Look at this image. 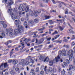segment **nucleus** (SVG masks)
<instances>
[{"label":"nucleus","mask_w":75,"mask_h":75,"mask_svg":"<svg viewBox=\"0 0 75 75\" xmlns=\"http://www.w3.org/2000/svg\"><path fill=\"white\" fill-rule=\"evenodd\" d=\"M59 37V35H57L54 36L55 39H57V38H58Z\"/></svg>","instance_id":"42"},{"label":"nucleus","mask_w":75,"mask_h":75,"mask_svg":"<svg viewBox=\"0 0 75 75\" xmlns=\"http://www.w3.org/2000/svg\"><path fill=\"white\" fill-rule=\"evenodd\" d=\"M23 38H21L20 40V42H22L23 41Z\"/></svg>","instance_id":"60"},{"label":"nucleus","mask_w":75,"mask_h":75,"mask_svg":"<svg viewBox=\"0 0 75 75\" xmlns=\"http://www.w3.org/2000/svg\"><path fill=\"white\" fill-rule=\"evenodd\" d=\"M4 66L5 68H7L8 67V65H7V63H4Z\"/></svg>","instance_id":"21"},{"label":"nucleus","mask_w":75,"mask_h":75,"mask_svg":"<svg viewBox=\"0 0 75 75\" xmlns=\"http://www.w3.org/2000/svg\"><path fill=\"white\" fill-rule=\"evenodd\" d=\"M43 74H44V71H42L40 72V74L41 75H43Z\"/></svg>","instance_id":"48"},{"label":"nucleus","mask_w":75,"mask_h":75,"mask_svg":"<svg viewBox=\"0 0 75 75\" xmlns=\"http://www.w3.org/2000/svg\"><path fill=\"white\" fill-rule=\"evenodd\" d=\"M75 38H71V40H75Z\"/></svg>","instance_id":"63"},{"label":"nucleus","mask_w":75,"mask_h":75,"mask_svg":"<svg viewBox=\"0 0 75 75\" xmlns=\"http://www.w3.org/2000/svg\"><path fill=\"white\" fill-rule=\"evenodd\" d=\"M22 8H23V7H20V6L19 7H18V10H21Z\"/></svg>","instance_id":"53"},{"label":"nucleus","mask_w":75,"mask_h":75,"mask_svg":"<svg viewBox=\"0 0 75 75\" xmlns=\"http://www.w3.org/2000/svg\"><path fill=\"white\" fill-rule=\"evenodd\" d=\"M34 25V21H28V25L25 26V27L26 28H29V27H32Z\"/></svg>","instance_id":"7"},{"label":"nucleus","mask_w":75,"mask_h":75,"mask_svg":"<svg viewBox=\"0 0 75 75\" xmlns=\"http://www.w3.org/2000/svg\"><path fill=\"white\" fill-rule=\"evenodd\" d=\"M10 73L12 75H14L15 74L14 71L13 70H11V71Z\"/></svg>","instance_id":"30"},{"label":"nucleus","mask_w":75,"mask_h":75,"mask_svg":"<svg viewBox=\"0 0 75 75\" xmlns=\"http://www.w3.org/2000/svg\"><path fill=\"white\" fill-rule=\"evenodd\" d=\"M59 55L57 57H55L54 59L53 60L50 61L49 64L50 66H52L54 63L58 62L59 61V59L60 58L59 55H62V56H66V51H65V50L64 49L62 51H59Z\"/></svg>","instance_id":"1"},{"label":"nucleus","mask_w":75,"mask_h":75,"mask_svg":"<svg viewBox=\"0 0 75 75\" xmlns=\"http://www.w3.org/2000/svg\"><path fill=\"white\" fill-rule=\"evenodd\" d=\"M5 75H8V74L7 72H6L5 73Z\"/></svg>","instance_id":"64"},{"label":"nucleus","mask_w":75,"mask_h":75,"mask_svg":"<svg viewBox=\"0 0 75 75\" xmlns=\"http://www.w3.org/2000/svg\"><path fill=\"white\" fill-rule=\"evenodd\" d=\"M53 42H57V43H61L62 40H55L53 41Z\"/></svg>","instance_id":"19"},{"label":"nucleus","mask_w":75,"mask_h":75,"mask_svg":"<svg viewBox=\"0 0 75 75\" xmlns=\"http://www.w3.org/2000/svg\"><path fill=\"white\" fill-rule=\"evenodd\" d=\"M26 61H30V63L32 64H34V61L35 60V59L33 57H31L30 56H28L27 58H26Z\"/></svg>","instance_id":"6"},{"label":"nucleus","mask_w":75,"mask_h":75,"mask_svg":"<svg viewBox=\"0 0 75 75\" xmlns=\"http://www.w3.org/2000/svg\"><path fill=\"white\" fill-rule=\"evenodd\" d=\"M51 37H50L49 38H48L47 39V41H50V40H51Z\"/></svg>","instance_id":"55"},{"label":"nucleus","mask_w":75,"mask_h":75,"mask_svg":"<svg viewBox=\"0 0 75 75\" xmlns=\"http://www.w3.org/2000/svg\"><path fill=\"white\" fill-rule=\"evenodd\" d=\"M9 36L11 37H13V33H12V32H10L9 33Z\"/></svg>","instance_id":"27"},{"label":"nucleus","mask_w":75,"mask_h":75,"mask_svg":"<svg viewBox=\"0 0 75 75\" xmlns=\"http://www.w3.org/2000/svg\"><path fill=\"white\" fill-rule=\"evenodd\" d=\"M8 44H9V43H11V42H12V41L11 40H8V41L7 42Z\"/></svg>","instance_id":"49"},{"label":"nucleus","mask_w":75,"mask_h":75,"mask_svg":"<svg viewBox=\"0 0 75 75\" xmlns=\"http://www.w3.org/2000/svg\"><path fill=\"white\" fill-rule=\"evenodd\" d=\"M43 59H44V56H42V55H40L39 60L43 61Z\"/></svg>","instance_id":"15"},{"label":"nucleus","mask_w":75,"mask_h":75,"mask_svg":"<svg viewBox=\"0 0 75 75\" xmlns=\"http://www.w3.org/2000/svg\"><path fill=\"white\" fill-rule=\"evenodd\" d=\"M57 71V69L55 68H54L52 70V74H54V72H55Z\"/></svg>","instance_id":"22"},{"label":"nucleus","mask_w":75,"mask_h":75,"mask_svg":"<svg viewBox=\"0 0 75 75\" xmlns=\"http://www.w3.org/2000/svg\"><path fill=\"white\" fill-rule=\"evenodd\" d=\"M25 11V12H27L29 11V7L26 6L25 8V7H23L22 8V11Z\"/></svg>","instance_id":"9"},{"label":"nucleus","mask_w":75,"mask_h":75,"mask_svg":"<svg viewBox=\"0 0 75 75\" xmlns=\"http://www.w3.org/2000/svg\"><path fill=\"white\" fill-rule=\"evenodd\" d=\"M68 9H66V14H68Z\"/></svg>","instance_id":"57"},{"label":"nucleus","mask_w":75,"mask_h":75,"mask_svg":"<svg viewBox=\"0 0 75 75\" xmlns=\"http://www.w3.org/2000/svg\"><path fill=\"white\" fill-rule=\"evenodd\" d=\"M26 6V4H25V3H24L23 4H21L20 5V7H25Z\"/></svg>","instance_id":"16"},{"label":"nucleus","mask_w":75,"mask_h":75,"mask_svg":"<svg viewBox=\"0 0 75 75\" xmlns=\"http://www.w3.org/2000/svg\"><path fill=\"white\" fill-rule=\"evenodd\" d=\"M1 35L0 36V38L2 39L3 38H5L6 37V35H5V33H4L2 32L1 33Z\"/></svg>","instance_id":"12"},{"label":"nucleus","mask_w":75,"mask_h":75,"mask_svg":"<svg viewBox=\"0 0 75 75\" xmlns=\"http://www.w3.org/2000/svg\"><path fill=\"white\" fill-rule=\"evenodd\" d=\"M2 3H5V4L8 6H11L14 4L13 0H2Z\"/></svg>","instance_id":"3"},{"label":"nucleus","mask_w":75,"mask_h":75,"mask_svg":"<svg viewBox=\"0 0 75 75\" xmlns=\"http://www.w3.org/2000/svg\"><path fill=\"white\" fill-rule=\"evenodd\" d=\"M49 21L50 22L49 23H50V24H52V20H49Z\"/></svg>","instance_id":"51"},{"label":"nucleus","mask_w":75,"mask_h":75,"mask_svg":"<svg viewBox=\"0 0 75 75\" xmlns=\"http://www.w3.org/2000/svg\"><path fill=\"white\" fill-rule=\"evenodd\" d=\"M19 16H20L21 17V14H21V11L19 12Z\"/></svg>","instance_id":"58"},{"label":"nucleus","mask_w":75,"mask_h":75,"mask_svg":"<svg viewBox=\"0 0 75 75\" xmlns=\"http://www.w3.org/2000/svg\"><path fill=\"white\" fill-rule=\"evenodd\" d=\"M3 66H4V63H2L1 64V65L0 67H3Z\"/></svg>","instance_id":"50"},{"label":"nucleus","mask_w":75,"mask_h":75,"mask_svg":"<svg viewBox=\"0 0 75 75\" xmlns=\"http://www.w3.org/2000/svg\"><path fill=\"white\" fill-rule=\"evenodd\" d=\"M36 72H39V71H40L39 70V67H37L36 68Z\"/></svg>","instance_id":"40"},{"label":"nucleus","mask_w":75,"mask_h":75,"mask_svg":"<svg viewBox=\"0 0 75 75\" xmlns=\"http://www.w3.org/2000/svg\"><path fill=\"white\" fill-rule=\"evenodd\" d=\"M24 21V19L23 18H21V21Z\"/></svg>","instance_id":"59"},{"label":"nucleus","mask_w":75,"mask_h":75,"mask_svg":"<svg viewBox=\"0 0 75 75\" xmlns=\"http://www.w3.org/2000/svg\"><path fill=\"white\" fill-rule=\"evenodd\" d=\"M8 30H9V32L10 31H11V32H12V31H13V29H12V28H9Z\"/></svg>","instance_id":"45"},{"label":"nucleus","mask_w":75,"mask_h":75,"mask_svg":"<svg viewBox=\"0 0 75 75\" xmlns=\"http://www.w3.org/2000/svg\"><path fill=\"white\" fill-rule=\"evenodd\" d=\"M68 24L69 25V26L70 27V28H71V29H70L69 30V31H71V30H72V29H74V28L72 27L71 26V25H70V24H69V23H68Z\"/></svg>","instance_id":"32"},{"label":"nucleus","mask_w":75,"mask_h":75,"mask_svg":"<svg viewBox=\"0 0 75 75\" xmlns=\"http://www.w3.org/2000/svg\"><path fill=\"white\" fill-rule=\"evenodd\" d=\"M53 25H51L49 26V28H52L53 27Z\"/></svg>","instance_id":"61"},{"label":"nucleus","mask_w":75,"mask_h":75,"mask_svg":"<svg viewBox=\"0 0 75 75\" xmlns=\"http://www.w3.org/2000/svg\"><path fill=\"white\" fill-rule=\"evenodd\" d=\"M11 62H13V60H9L8 61V63H11Z\"/></svg>","instance_id":"54"},{"label":"nucleus","mask_w":75,"mask_h":75,"mask_svg":"<svg viewBox=\"0 0 75 75\" xmlns=\"http://www.w3.org/2000/svg\"><path fill=\"white\" fill-rule=\"evenodd\" d=\"M6 69H5L4 70V71L2 70H0V74L1 75H3V72H6Z\"/></svg>","instance_id":"18"},{"label":"nucleus","mask_w":75,"mask_h":75,"mask_svg":"<svg viewBox=\"0 0 75 75\" xmlns=\"http://www.w3.org/2000/svg\"><path fill=\"white\" fill-rule=\"evenodd\" d=\"M56 21H60L61 22H62V20H61L57 19L56 20Z\"/></svg>","instance_id":"56"},{"label":"nucleus","mask_w":75,"mask_h":75,"mask_svg":"<svg viewBox=\"0 0 75 75\" xmlns=\"http://www.w3.org/2000/svg\"><path fill=\"white\" fill-rule=\"evenodd\" d=\"M13 64L14 65H16L17 63H18V61L17 60H14L13 59Z\"/></svg>","instance_id":"14"},{"label":"nucleus","mask_w":75,"mask_h":75,"mask_svg":"<svg viewBox=\"0 0 75 75\" xmlns=\"http://www.w3.org/2000/svg\"><path fill=\"white\" fill-rule=\"evenodd\" d=\"M26 59H22L19 62V64L20 65H24L25 64V62H26Z\"/></svg>","instance_id":"8"},{"label":"nucleus","mask_w":75,"mask_h":75,"mask_svg":"<svg viewBox=\"0 0 75 75\" xmlns=\"http://www.w3.org/2000/svg\"><path fill=\"white\" fill-rule=\"evenodd\" d=\"M8 12L10 13L11 15V18L13 20H15L16 18L17 19V18H16V16H14V13H13L12 12V9H10V8H9V9L8 11Z\"/></svg>","instance_id":"5"},{"label":"nucleus","mask_w":75,"mask_h":75,"mask_svg":"<svg viewBox=\"0 0 75 75\" xmlns=\"http://www.w3.org/2000/svg\"><path fill=\"white\" fill-rule=\"evenodd\" d=\"M45 20H47L48 19H50V16H45Z\"/></svg>","instance_id":"25"},{"label":"nucleus","mask_w":75,"mask_h":75,"mask_svg":"<svg viewBox=\"0 0 75 75\" xmlns=\"http://www.w3.org/2000/svg\"><path fill=\"white\" fill-rule=\"evenodd\" d=\"M36 13H37V14H38V13H41V10L40 9H39L38 10V11H37L36 12Z\"/></svg>","instance_id":"41"},{"label":"nucleus","mask_w":75,"mask_h":75,"mask_svg":"<svg viewBox=\"0 0 75 75\" xmlns=\"http://www.w3.org/2000/svg\"><path fill=\"white\" fill-rule=\"evenodd\" d=\"M32 14H33L35 15V17H37L38 16V14L36 12H35V11L33 10V11H32Z\"/></svg>","instance_id":"13"},{"label":"nucleus","mask_w":75,"mask_h":75,"mask_svg":"<svg viewBox=\"0 0 75 75\" xmlns=\"http://www.w3.org/2000/svg\"><path fill=\"white\" fill-rule=\"evenodd\" d=\"M0 24H2L3 25V27L4 28H6L7 27V24H5V22L4 21H1L0 22Z\"/></svg>","instance_id":"10"},{"label":"nucleus","mask_w":75,"mask_h":75,"mask_svg":"<svg viewBox=\"0 0 75 75\" xmlns=\"http://www.w3.org/2000/svg\"><path fill=\"white\" fill-rule=\"evenodd\" d=\"M46 35V33H45L44 34H43L42 35L41 37H44V35Z\"/></svg>","instance_id":"62"},{"label":"nucleus","mask_w":75,"mask_h":75,"mask_svg":"<svg viewBox=\"0 0 75 75\" xmlns=\"http://www.w3.org/2000/svg\"><path fill=\"white\" fill-rule=\"evenodd\" d=\"M26 41H27V42H28V41H30V39H27V38H25V40H23V41H26Z\"/></svg>","instance_id":"31"},{"label":"nucleus","mask_w":75,"mask_h":75,"mask_svg":"<svg viewBox=\"0 0 75 75\" xmlns=\"http://www.w3.org/2000/svg\"><path fill=\"white\" fill-rule=\"evenodd\" d=\"M75 45V43L74 42H73L71 44V45L72 47H74Z\"/></svg>","instance_id":"39"},{"label":"nucleus","mask_w":75,"mask_h":75,"mask_svg":"<svg viewBox=\"0 0 75 75\" xmlns=\"http://www.w3.org/2000/svg\"><path fill=\"white\" fill-rule=\"evenodd\" d=\"M20 22L19 21H18L16 24V27L18 28H19L15 30L14 34L15 35H17L20 33H22L24 31V27L23 26L20 25L19 24Z\"/></svg>","instance_id":"2"},{"label":"nucleus","mask_w":75,"mask_h":75,"mask_svg":"<svg viewBox=\"0 0 75 75\" xmlns=\"http://www.w3.org/2000/svg\"><path fill=\"white\" fill-rule=\"evenodd\" d=\"M29 14L30 16V15H32L33 14H32V11H30Z\"/></svg>","instance_id":"52"},{"label":"nucleus","mask_w":75,"mask_h":75,"mask_svg":"<svg viewBox=\"0 0 75 75\" xmlns=\"http://www.w3.org/2000/svg\"><path fill=\"white\" fill-rule=\"evenodd\" d=\"M6 33L7 34H8V33H10V32L9 31V30H8V29H6Z\"/></svg>","instance_id":"38"},{"label":"nucleus","mask_w":75,"mask_h":75,"mask_svg":"<svg viewBox=\"0 0 75 75\" xmlns=\"http://www.w3.org/2000/svg\"><path fill=\"white\" fill-rule=\"evenodd\" d=\"M29 61L26 60V62L25 63V65H28V64H29V62H28Z\"/></svg>","instance_id":"33"},{"label":"nucleus","mask_w":75,"mask_h":75,"mask_svg":"<svg viewBox=\"0 0 75 75\" xmlns=\"http://www.w3.org/2000/svg\"><path fill=\"white\" fill-rule=\"evenodd\" d=\"M49 58H48V57H47L45 59L44 61V62H48L49 61Z\"/></svg>","instance_id":"20"},{"label":"nucleus","mask_w":75,"mask_h":75,"mask_svg":"<svg viewBox=\"0 0 75 75\" xmlns=\"http://www.w3.org/2000/svg\"><path fill=\"white\" fill-rule=\"evenodd\" d=\"M34 22L35 23H38V19L37 18H36L34 20Z\"/></svg>","instance_id":"24"},{"label":"nucleus","mask_w":75,"mask_h":75,"mask_svg":"<svg viewBox=\"0 0 75 75\" xmlns=\"http://www.w3.org/2000/svg\"><path fill=\"white\" fill-rule=\"evenodd\" d=\"M34 72V69H32L30 71V73H33V72Z\"/></svg>","instance_id":"44"},{"label":"nucleus","mask_w":75,"mask_h":75,"mask_svg":"<svg viewBox=\"0 0 75 75\" xmlns=\"http://www.w3.org/2000/svg\"><path fill=\"white\" fill-rule=\"evenodd\" d=\"M71 69H72L73 71L75 70V67L72 66V65H69V70L71 71Z\"/></svg>","instance_id":"11"},{"label":"nucleus","mask_w":75,"mask_h":75,"mask_svg":"<svg viewBox=\"0 0 75 75\" xmlns=\"http://www.w3.org/2000/svg\"><path fill=\"white\" fill-rule=\"evenodd\" d=\"M65 74V71L64 70V69H63L61 72V74L62 75H64Z\"/></svg>","instance_id":"23"},{"label":"nucleus","mask_w":75,"mask_h":75,"mask_svg":"<svg viewBox=\"0 0 75 75\" xmlns=\"http://www.w3.org/2000/svg\"><path fill=\"white\" fill-rule=\"evenodd\" d=\"M66 64H70L69 61L68 60L66 59Z\"/></svg>","instance_id":"36"},{"label":"nucleus","mask_w":75,"mask_h":75,"mask_svg":"<svg viewBox=\"0 0 75 75\" xmlns=\"http://www.w3.org/2000/svg\"><path fill=\"white\" fill-rule=\"evenodd\" d=\"M58 33V32L57 31H55L54 33H53L52 35H55V34H56Z\"/></svg>","instance_id":"34"},{"label":"nucleus","mask_w":75,"mask_h":75,"mask_svg":"<svg viewBox=\"0 0 75 75\" xmlns=\"http://www.w3.org/2000/svg\"><path fill=\"white\" fill-rule=\"evenodd\" d=\"M49 71L51 73H52V68L51 67H50L48 69Z\"/></svg>","instance_id":"28"},{"label":"nucleus","mask_w":75,"mask_h":75,"mask_svg":"<svg viewBox=\"0 0 75 75\" xmlns=\"http://www.w3.org/2000/svg\"><path fill=\"white\" fill-rule=\"evenodd\" d=\"M13 52L12 51H11L10 52V57H11V55H12V54H13Z\"/></svg>","instance_id":"47"},{"label":"nucleus","mask_w":75,"mask_h":75,"mask_svg":"<svg viewBox=\"0 0 75 75\" xmlns=\"http://www.w3.org/2000/svg\"><path fill=\"white\" fill-rule=\"evenodd\" d=\"M68 55H69V61H71L73 59V50H70L68 51Z\"/></svg>","instance_id":"4"},{"label":"nucleus","mask_w":75,"mask_h":75,"mask_svg":"<svg viewBox=\"0 0 75 75\" xmlns=\"http://www.w3.org/2000/svg\"><path fill=\"white\" fill-rule=\"evenodd\" d=\"M54 47V46L53 45H50L48 47L49 48H52V47Z\"/></svg>","instance_id":"43"},{"label":"nucleus","mask_w":75,"mask_h":75,"mask_svg":"<svg viewBox=\"0 0 75 75\" xmlns=\"http://www.w3.org/2000/svg\"><path fill=\"white\" fill-rule=\"evenodd\" d=\"M58 33V32L57 31H55L54 33H53L52 35H55V34H56Z\"/></svg>","instance_id":"35"},{"label":"nucleus","mask_w":75,"mask_h":75,"mask_svg":"<svg viewBox=\"0 0 75 75\" xmlns=\"http://www.w3.org/2000/svg\"><path fill=\"white\" fill-rule=\"evenodd\" d=\"M44 71H45V74H48V70L47 69H44Z\"/></svg>","instance_id":"29"},{"label":"nucleus","mask_w":75,"mask_h":75,"mask_svg":"<svg viewBox=\"0 0 75 75\" xmlns=\"http://www.w3.org/2000/svg\"><path fill=\"white\" fill-rule=\"evenodd\" d=\"M58 3H59V5H58V7H59V8H61V7H62V5H61V4L62 3H62V2L59 1L58 2Z\"/></svg>","instance_id":"17"},{"label":"nucleus","mask_w":75,"mask_h":75,"mask_svg":"<svg viewBox=\"0 0 75 75\" xmlns=\"http://www.w3.org/2000/svg\"><path fill=\"white\" fill-rule=\"evenodd\" d=\"M23 25L24 26H25V27L28 25H27V22L25 21L23 23Z\"/></svg>","instance_id":"26"},{"label":"nucleus","mask_w":75,"mask_h":75,"mask_svg":"<svg viewBox=\"0 0 75 75\" xmlns=\"http://www.w3.org/2000/svg\"><path fill=\"white\" fill-rule=\"evenodd\" d=\"M15 70L16 72H18V71H19V68H18V67H16L15 68Z\"/></svg>","instance_id":"37"},{"label":"nucleus","mask_w":75,"mask_h":75,"mask_svg":"<svg viewBox=\"0 0 75 75\" xmlns=\"http://www.w3.org/2000/svg\"><path fill=\"white\" fill-rule=\"evenodd\" d=\"M59 28L60 29L61 31H62V30H64V29L63 28H62V27L60 26H59Z\"/></svg>","instance_id":"46"}]
</instances>
